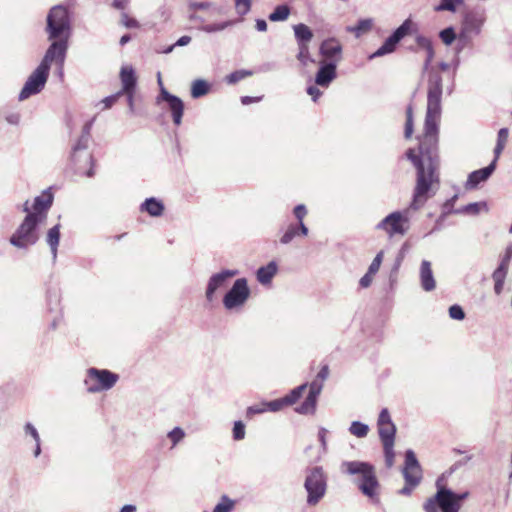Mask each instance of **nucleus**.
I'll return each instance as SVG.
<instances>
[{
    "label": "nucleus",
    "mask_w": 512,
    "mask_h": 512,
    "mask_svg": "<svg viewBox=\"0 0 512 512\" xmlns=\"http://www.w3.org/2000/svg\"><path fill=\"white\" fill-rule=\"evenodd\" d=\"M46 33L48 40H69L71 35V18L67 7L56 5L49 10L46 19Z\"/></svg>",
    "instance_id": "nucleus-4"
},
{
    "label": "nucleus",
    "mask_w": 512,
    "mask_h": 512,
    "mask_svg": "<svg viewBox=\"0 0 512 512\" xmlns=\"http://www.w3.org/2000/svg\"><path fill=\"white\" fill-rule=\"evenodd\" d=\"M120 95H122V92H118V93H116L114 95H111V96H108V97L104 98L101 101V103L104 104V108L103 109H109L110 107H112L116 103V101H117V99H118V97Z\"/></svg>",
    "instance_id": "nucleus-58"
},
{
    "label": "nucleus",
    "mask_w": 512,
    "mask_h": 512,
    "mask_svg": "<svg viewBox=\"0 0 512 512\" xmlns=\"http://www.w3.org/2000/svg\"><path fill=\"white\" fill-rule=\"evenodd\" d=\"M426 59H425V62H424V70H427L431 61L433 60L434 58V49H433V46L427 48L426 50Z\"/></svg>",
    "instance_id": "nucleus-64"
},
{
    "label": "nucleus",
    "mask_w": 512,
    "mask_h": 512,
    "mask_svg": "<svg viewBox=\"0 0 512 512\" xmlns=\"http://www.w3.org/2000/svg\"><path fill=\"white\" fill-rule=\"evenodd\" d=\"M442 77L431 71L427 85V110L424 133L419 142V154L414 149L406 152L407 158L416 168V185L410 205L402 210L389 213L377 225L376 229L385 232L389 238L404 236L410 229V220L414 212L420 210L432 197L439 184L438 124L441 117Z\"/></svg>",
    "instance_id": "nucleus-1"
},
{
    "label": "nucleus",
    "mask_w": 512,
    "mask_h": 512,
    "mask_svg": "<svg viewBox=\"0 0 512 512\" xmlns=\"http://www.w3.org/2000/svg\"><path fill=\"white\" fill-rule=\"evenodd\" d=\"M210 86L203 79H197L193 81L191 86V96L193 98H200L209 92Z\"/></svg>",
    "instance_id": "nucleus-32"
},
{
    "label": "nucleus",
    "mask_w": 512,
    "mask_h": 512,
    "mask_svg": "<svg viewBox=\"0 0 512 512\" xmlns=\"http://www.w3.org/2000/svg\"><path fill=\"white\" fill-rule=\"evenodd\" d=\"M482 210H485V211L488 210L487 204L485 202L470 203V204L464 206L461 210H458L456 212L457 213L463 212V213H467V214L476 215V214L480 213Z\"/></svg>",
    "instance_id": "nucleus-37"
},
{
    "label": "nucleus",
    "mask_w": 512,
    "mask_h": 512,
    "mask_svg": "<svg viewBox=\"0 0 512 512\" xmlns=\"http://www.w3.org/2000/svg\"><path fill=\"white\" fill-rule=\"evenodd\" d=\"M293 31L298 46L310 44L313 32L306 24L299 23L294 25Z\"/></svg>",
    "instance_id": "nucleus-25"
},
{
    "label": "nucleus",
    "mask_w": 512,
    "mask_h": 512,
    "mask_svg": "<svg viewBox=\"0 0 512 512\" xmlns=\"http://www.w3.org/2000/svg\"><path fill=\"white\" fill-rule=\"evenodd\" d=\"M141 211L147 212L152 217H159L164 212V205L163 203L154 198H147L140 207Z\"/></svg>",
    "instance_id": "nucleus-26"
},
{
    "label": "nucleus",
    "mask_w": 512,
    "mask_h": 512,
    "mask_svg": "<svg viewBox=\"0 0 512 512\" xmlns=\"http://www.w3.org/2000/svg\"><path fill=\"white\" fill-rule=\"evenodd\" d=\"M307 94L311 96L314 102L322 95V92L316 86H309L307 88Z\"/></svg>",
    "instance_id": "nucleus-63"
},
{
    "label": "nucleus",
    "mask_w": 512,
    "mask_h": 512,
    "mask_svg": "<svg viewBox=\"0 0 512 512\" xmlns=\"http://www.w3.org/2000/svg\"><path fill=\"white\" fill-rule=\"evenodd\" d=\"M349 432L357 438H364L369 432V427L360 421H353L349 427Z\"/></svg>",
    "instance_id": "nucleus-36"
},
{
    "label": "nucleus",
    "mask_w": 512,
    "mask_h": 512,
    "mask_svg": "<svg viewBox=\"0 0 512 512\" xmlns=\"http://www.w3.org/2000/svg\"><path fill=\"white\" fill-rule=\"evenodd\" d=\"M322 388H323V383L320 382L318 379H315L314 381L311 382V384L309 386L308 394L318 398L319 394L322 391Z\"/></svg>",
    "instance_id": "nucleus-53"
},
{
    "label": "nucleus",
    "mask_w": 512,
    "mask_h": 512,
    "mask_svg": "<svg viewBox=\"0 0 512 512\" xmlns=\"http://www.w3.org/2000/svg\"><path fill=\"white\" fill-rule=\"evenodd\" d=\"M189 19L198 25V29L206 33L221 32L231 26L233 21H224L220 23H209L216 15L222 13V8L210 1H193L188 5Z\"/></svg>",
    "instance_id": "nucleus-3"
},
{
    "label": "nucleus",
    "mask_w": 512,
    "mask_h": 512,
    "mask_svg": "<svg viewBox=\"0 0 512 512\" xmlns=\"http://www.w3.org/2000/svg\"><path fill=\"white\" fill-rule=\"evenodd\" d=\"M413 25L410 18L406 19L369 58L374 59L394 52L397 44L410 33Z\"/></svg>",
    "instance_id": "nucleus-13"
},
{
    "label": "nucleus",
    "mask_w": 512,
    "mask_h": 512,
    "mask_svg": "<svg viewBox=\"0 0 512 512\" xmlns=\"http://www.w3.org/2000/svg\"><path fill=\"white\" fill-rule=\"evenodd\" d=\"M236 12L243 16L251 9V0H234Z\"/></svg>",
    "instance_id": "nucleus-46"
},
{
    "label": "nucleus",
    "mask_w": 512,
    "mask_h": 512,
    "mask_svg": "<svg viewBox=\"0 0 512 512\" xmlns=\"http://www.w3.org/2000/svg\"><path fill=\"white\" fill-rule=\"evenodd\" d=\"M393 423L388 409L383 408L378 417V425Z\"/></svg>",
    "instance_id": "nucleus-57"
},
{
    "label": "nucleus",
    "mask_w": 512,
    "mask_h": 512,
    "mask_svg": "<svg viewBox=\"0 0 512 512\" xmlns=\"http://www.w3.org/2000/svg\"><path fill=\"white\" fill-rule=\"evenodd\" d=\"M317 398L311 395H307L305 401L298 407L295 408V411L299 414H313L316 409Z\"/></svg>",
    "instance_id": "nucleus-33"
},
{
    "label": "nucleus",
    "mask_w": 512,
    "mask_h": 512,
    "mask_svg": "<svg viewBox=\"0 0 512 512\" xmlns=\"http://www.w3.org/2000/svg\"><path fill=\"white\" fill-rule=\"evenodd\" d=\"M294 216L299 221V223L303 222V219L307 215V209L304 204H299L295 206L293 210Z\"/></svg>",
    "instance_id": "nucleus-54"
},
{
    "label": "nucleus",
    "mask_w": 512,
    "mask_h": 512,
    "mask_svg": "<svg viewBox=\"0 0 512 512\" xmlns=\"http://www.w3.org/2000/svg\"><path fill=\"white\" fill-rule=\"evenodd\" d=\"M267 411L265 402H262L260 404H256L253 406H249L246 410V416L248 418H251L255 414H261Z\"/></svg>",
    "instance_id": "nucleus-50"
},
{
    "label": "nucleus",
    "mask_w": 512,
    "mask_h": 512,
    "mask_svg": "<svg viewBox=\"0 0 512 512\" xmlns=\"http://www.w3.org/2000/svg\"><path fill=\"white\" fill-rule=\"evenodd\" d=\"M508 269L509 268L505 267L504 265L499 264L492 273V279L494 281V292L496 295H500L503 291Z\"/></svg>",
    "instance_id": "nucleus-28"
},
{
    "label": "nucleus",
    "mask_w": 512,
    "mask_h": 512,
    "mask_svg": "<svg viewBox=\"0 0 512 512\" xmlns=\"http://www.w3.org/2000/svg\"><path fill=\"white\" fill-rule=\"evenodd\" d=\"M307 384H302L296 388H294L288 395L284 397L285 402L288 405L294 404L303 394L306 389Z\"/></svg>",
    "instance_id": "nucleus-38"
},
{
    "label": "nucleus",
    "mask_w": 512,
    "mask_h": 512,
    "mask_svg": "<svg viewBox=\"0 0 512 512\" xmlns=\"http://www.w3.org/2000/svg\"><path fill=\"white\" fill-rule=\"evenodd\" d=\"M405 482L412 487H416L422 479L421 466L412 450L405 452V465L403 468Z\"/></svg>",
    "instance_id": "nucleus-15"
},
{
    "label": "nucleus",
    "mask_w": 512,
    "mask_h": 512,
    "mask_svg": "<svg viewBox=\"0 0 512 512\" xmlns=\"http://www.w3.org/2000/svg\"><path fill=\"white\" fill-rule=\"evenodd\" d=\"M486 22V14L484 10L475 9L468 11L462 20L461 29L458 38L463 43L471 41L474 36L481 33L482 27Z\"/></svg>",
    "instance_id": "nucleus-11"
},
{
    "label": "nucleus",
    "mask_w": 512,
    "mask_h": 512,
    "mask_svg": "<svg viewBox=\"0 0 512 512\" xmlns=\"http://www.w3.org/2000/svg\"><path fill=\"white\" fill-rule=\"evenodd\" d=\"M121 24L126 27V28H138L140 25H139V22L134 19V18H131L127 13L123 12L121 14Z\"/></svg>",
    "instance_id": "nucleus-51"
},
{
    "label": "nucleus",
    "mask_w": 512,
    "mask_h": 512,
    "mask_svg": "<svg viewBox=\"0 0 512 512\" xmlns=\"http://www.w3.org/2000/svg\"><path fill=\"white\" fill-rule=\"evenodd\" d=\"M464 4V0H440L439 4L434 7L436 12L449 11L455 13L458 7Z\"/></svg>",
    "instance_id": "nucleus-31"
},
{
    "label": "nucleus",
    "mask_w": 512,
    "mask_h": 512,
    "mask_svg": "<svg viewBox=\"0 0 512 512\" xmlns=\"http://www.w3.org/2000/svg\"><path fill=\"white\" fill-rule=\"evenodd\" d=\"M321 56L329 61H336V64L341 60L342 46L335 38L324 40L319 48Z\"/></svg>",
    "instance_id": "nucleus-20"
},
{
    "label": "nucleus",
    "mask_w": 512,
    "mask_h": 512,
    "mask_svg": "<svg viewBox=\"0 0 512 512\" xmlns=\"http://www.w3.org/2000/svg\"><path fill=\"white\" fill-rule=\"evenodd\" d=\"M413 107L409 105L406 109L405 138H410L413 134Z\"/></svg>",
    "instance_id": "nucleus-40"
},
{
    "label": "nucleus",
    "mask_w": 512,
    "mask_h": 512,
    "mask_svg": "<svg viewBox=\"0 0 512 512\" xmlns=\"http://www.w3.org/2000/svg\"><path fill=\"white\" fill-rule=\"evenodd\" d=\"M336 69V61H321L315 76L316 85L327 88L337 76Z\"/></svg>",
    "instance_id": "nucleus-18"
},
{
    "label": "nucleus",
    "mask_w": 512,
    "mask_h": 512,
    "mask_svg": "<svg viewBox=\"0 0 512 512\" xmlns=\"http://www.w3.org/2000/svg\"><path fill=\"white\" fill-rule=\"evenodd\" d=\"M423 510L424 512H440L441 509L437 507L434 502L429 500L428 498L423 503Z\"/></svg>",
    "instance_id": "nucleus-61"
},
{
    "label": "nucleus",
    "mask_w": 512,
    "mask_h": 512,
    "mask_svg": "<svg viewBox=\"0 0 512 512\" xmlns=\"http://www.w3.org/2000/svg\"><path fill=\"white\" fill-rule=\"evenodd\" d=\"M51 41L52 43L46 50L40 64L50 70L51 64L55 63L59 66L60 71H62L68 49V40L52 39Z\"/></svg>",
    "instance_id": "nucleus-14"
},
{
    "label": "nucleus",
    "mask_w": 512,
    "mask_h": 512,
    "mask_svg": "<svg viewBox=\"0 0 512 512\" xmlns=\"http://www.w3.org/2000/svg\"><path fill=\"white\" fill-rule=\"evenodd\" d=\"M383 255H384L383 251H380L375 256V258L371 262L367 272H369L370 274H376L378 272L381 262H382V259H383Z\"/></svg>",
    "instance_id": "nucleus-52"
},
{
    "label": "nucleus",
    "mask_w": 512,
    "mask_h": 512,
    "mask_svg": "<svg viewBox=\"0 0 512 512\" xmlns=\"http://www.w3.org/2000/svg\"><path fill=\"white\" fill-rule=\"evenodd\" d=\"M238 274L237 270H222L219 273L213 274L207 283L205 297L207 301L214 300L215 293L218 289L224 287L227 281Z\"/></svg>",
    "instance_id": "nucleus-17"
},
{
    "label": "nucleus",
    "mask_w": 512,
    "mask_h": 512,
    "mask_svg": "<svg viewBox=\"0 0 512 512\" xmlns=\"http://www.w3.org/2000/svg\"><path fill=\"white\" fill-rule=\"evenodd\" d=\"M252 75L251 71L248 70H237L229 75L226 76V82L228 84H235L244 78Z\"/></svg>",
    "instance_id": "nucleus-42"
},
{
    "label": "nucleus",
    "mask_w": 512,
    "mask_h": 512,
    "mask_svg": "<svg viewBox=\"0 0 512 512\" xmlns=\"http://www.w3.org/2000/svg\"><path fill=\"white\" fill-rule=\"evenodd\" d=\"M437 491L428 499L441 509V512H459L461 509V502L469 496V492L456 493L453 490L445 487L441 480L436 481Z\"/></svg>",
    "instance_id": "nucleus-7"
},
{
    "label": "nucleus",
    "mask_w": 512,
    "mask_h": 512,
    "mask_svg": "<svg viewBox=\"0 0 512 512\" xmlns=\"http://www.w3.org/2000/svg\"><path fill=\"white\" fill-rule=\"evenodd\" d=\"M378 433L382 444L394 443L396 427L394 423L378 425Z\"/></svg>",
    "instance_id": "nucleus-29"
},
{
    "label": "nucleus",
    "mask_w": 512,
    "mask_h": 512,
    "mask_svg": "<svg viewBox=\"0 0 512 512\" xmlns=\"http://www.w3.org/2000/svg\"><path fill=\"white\" fill-rule=\"evenodd\" d=\"M420 281L421 287L429 292L435 289L436 282L431 269V263L428 260H423L420 266Z\"/></svg>",
    "instance_id": "nucleus-22"
},
{
    "label": "nucleus",
    "mask_w": 512,
    "mask_h": 512,
    "mask_svg": "<svg viewBox=\"0 0 512 512\" xmlns=\"http://www.w3.org/2000/svg\"><path fill=\"white\" fill-rule=\"evenodd\" d=\"M267 411L278 412L287 406L284 397L270 402H265Z\"/></svg>",
    "instance_id": "nucleus-47"
},
{
    "label": "nucleus",
    "mask_w": 512,
    "mask_h": 512,
    "mask_svg": "<svg viewBox=\"0 0 512 512\" xmlns=\"http://www.w3.org/2000/svg\"><path fill=\"white\" fill-rule=\"evenodd\" d=\"M165 101L167 103L168 109L171 112L173 123L176 126H179L182 123V116L184 111V103L183 101L169 93L165 88H162L159 96L157 97V102Z\"/></svg>",
    "instance_id": "nucleus-16"
},
{
    "label": "nucleus",
    "mask_w": 512,
    "mask_h": 512,
    "mask_svg": "<svg viewBox=\"0 0 512 512\" xmlns=\"http://www.w3.org/2000/svg\"><path fill=\"white\" fill-rule=\"evenodd\" d=\"M120 80L122 84V89L120 92L135 91L137 78L135 75V70L133 69L132 66H122L120 70Z\"/></svg>",
    "instance_id": "nucleus-23"
},
{
    "label": "nucleus",
    "mask_w": 512,
    "mask_h": 512,
    "mask_svg": "<svg viewBox=\"0 0 512 512\" xmlns=\"http://www.w3.org/2000/svg\"><path fill=\"white\" fill-rule=\"evenodd\" d=\"M236 501L227 495H222L220 501L215 505L213 512H232L235 508Z\"/></svg>",
    "instance_id": "nucleus-35"
},
{
    "label": "nucleus",
    "mask_w": 512,
    "mask_h": 512,
    "mask_svg": "<svg viewBox=\"0 0 512 512\" xmlns=\"http://www.w3.org/2000/svg\"><path fill=\"white\" fill-rule=\"evenodd\" d=\"M24 430H25V433L29 434L34 439L35 442H40L39 433H38L37 429L31 423H26Z\"/></svg>",
    "instance_id": "nucleus-56"
},
{
    "label": "nucleus",
    "mask_w": 512,
    "mask_h": 512,
    "mask_svg": "<svg viewBox=\"0 0 512 512\" xmlns=\"http://www.w3.org/2000/svg\"><path fill=\"white\" fill-rule=\"evenodd\" d=\"M512 259V244L508 245L505 249V253L501 257L500 265H504L505 267L509 268V263Z\"/></svg>",
    "instance_id": "nucleus-55"
},
{
    "label": "nucleus",
    "mask_w": 512,
    "mask_h": 512,
    "mask_svg": "<svg viewBox=\"0 0 512 512\" xmlns=\"http://www.w3.org/2000/svg\"><path fill=\"white\" fill-rule=\"evenodd\" d=\"M234 440H242L245 438V425L242 421H235L233 426Z\"/></svg>",
    "instance_id": "nucleus-48"
},
{
    "label": "nucleus",
    "mask_w": 512,
    "mask_h": 512,
    "mask_svg": "<svg viewBox=\"0 0 512 512\" xmlns=\"http://www.w3.org/2000/svg\"><path fill=\"white\" fill-rule=\"evenodd\" d=\"M327 433H328V431L325 428H321L318 433L319 441L321 443V447L324 452L327 451V440H326Z\"/></svg>",
    "instance_id": "nucleus-62"
},
{
    "label": "nucleus",
    "mask_w": 512,
    "mask_h": 512,
    "mask_svg": "<svg viewBox=\"0 0 512 512\" xmlns=\"http://www.w3.org/2000/svg\"><path fill=\"white\" fill-rule=\"evenodd\" d=\"M278 271V266L275 261L269 262L266 266L258 268L256 272L257 281L262 285L271 283L273 277Z\"/></svg>",
    "instance_id": "nucleus-24"
},
{
    "label": "nucleus",
    "mask_w": 512,
    "mask_h": 512,
    "mask_svg": "<svg viewBox=\"0 0 512 512\" xmlns=\"http://www.w3.org/2000/svg\"><path fill=\"white\" fill-rule=\"evenodd\" d=\"M118 374L107 369L89 368L84 381L89 393H98L110 390L117 383Z\"/></svg>",
    "instance_id": "nucleus-10"
},
{
    "label": "nucleus",
    "mask_w": 512,
    "mask_h": 512,
    "mask_svg": "<svg viewBox=\"0 0 512 512\" xmlns=\"http://www.w3.org/2000/svg\"><path fill=\"white\" fill-rule=\"evenodd\" d=\"M90 139L86 136H80L72 148L71 161L75 166V172L87 177L94 176V160L92 155L87 152Z\"/></svg>",
    "instance_id": "nucleus-8"
},
{
    "label": "nucleus",
    "mask_w": 512,
    "mask_h": 512,
    "mask_svg": "<svg viewBox=\"0 0 512 512\" xmlns=\"http://www.w3.org/2000/svg\"><path fill=\"white\" fill-rule=\"evenodd\" d=\"M250 297V289L246 278H238L223 297V307L230 312L240 311Z\"/></svg>",
    "instance_id": "nucleus-9"
},
{
    "label": "nucleus",
    "mask_w": 512,
    "mask_h": 512,
    "mask_svg": "<svg viewBox=\"0 0 512 512\" xmlns=\"http://www.w3.org/2000/svg\"><path fill=\"white\" fill-rule=\"evenodd\" d=\"M297 59L304 67H306L309 62H313L310 57L309 45L298 46Z\"/></svg>",
    "instance_id": "nucleus-41"
},
{
    "label": "nucleus",
    "mask_w": 512,
    "mask_h": 512,
    "mask_svg": "<svg viewBox=\"0 0 512 512\" xmlns=\"http://www.w3.org/2000/svg\"><path fill=\"white\" fill-rule=\"evenodd\" d=\"M53 202V195L49 191H44L41 195L34 198L32 209L33 212L29 215H36L37 219L45 221L47 218V211Z\"/></svg>",
    "instance_id": "nucleus-19"
},
{
    "label": "nucleus",
    "mask_w": 512,
    "mask_h": 512,
    "mask_svg": "<svg viewBox=\"0 0 512 512\" xmlns=\"http://www.w3.org/2000/svg\"><path fill=\"white\" fill-rule=\"evenodd\" d=\"M340 471L356 476L355 482L359 490L373 502H378L379 482L373 465L362 461H344L340 465Z\"/></svg>",
    "instance_id": "nucleus-2"
},
{
    "label": "nucleus",
    "mask_w": 512,
    "mask_h": 512,
    "mask_svg": "<svg viewBox=\"0 0 512 512\" xmlns=\"http://www.w3.org/2000/svg\"><path fill=\"white\" fill-rule=\"evenodd\" d=\"M509 131L507 128H501L497 135V144L506 146L508 140Z\"/></svg>",
    "instance_id": "nucleus-60"
},
{
    "label": "nucleus",
    "mask_w": 512,
    "mask_h": 512,
    "mask_svg": "<svg viewBox=\"0 0 512 512\" xmlns=\"http://www.w3.org/2000/svg\"><path fill=\"white\" fill-rule=\"evenodd\" d=\"M439 37L445 45H451L456 39V33L453 27H447L440 31Z\"/></svg>",
    "instance_id": "nucleus-44"
},
{
    "label": "nucleus",
    "mask_w": 512,
    "mask_h": 512,
    "mask_svg": "<svg viewBox=\"0 0 512 512\" xmlns=\"http://www.w3.org/2000/svg\"><path fill=\"white\" fill-rule=\"evenodd\" d=\"M385 462L387 467H392L394 464L395 452L394 443L383 444Z\"/></svg>",
    "instance_id": "nucleus-45"
},
{
    "label": "nucleus",
    "mask_w": 512,
    "mask_h": 512,
    "mask_svg": "<svg viewBox=\"0 0 512 512\" xmlns=\"http://www.w3.org/2000/svg\"><path fill=\"white\" fill-rule=\"evenodd\" d=\"M185 436V431L181 427H175L167 434V437L172 443V447H175L177 444H179L185 438Z\"/></svg>",
    "instance_id": "nucleus-39"
},
{
    "label": "nucleus",
    "mask_w": 512,
    "mask_h": 512,
    "mask_svg": "<svg viewBox=\"0 0 512 512\" xmlns=\"http://www.w3.org/2000/svg\"><path fill=\"white\" fill-rule=\"evenodd\" d=\"M304 488L307 492V504L316 506L327 491V476L321 466H315L306 470Z\"/></svg>",
    "instance_id": "nucleus-6"
},
{
    "label": "nucleus",
    "mask_w": 512,
    "mask_h": 512,
    "mask_svg": "<svg viewBox=\"0 0 512 512\" xmlns=\"http://www.w3.org/2000/svg\"><path fill=\"white\" fill-rule=\"evenodd\" d=\"M60 241V225L51 227L46 235V243L50 247L53 260L57 258V250Z\"/></svg>",
    "instance_id": "nucleus-27"
},
{
    "label": "nucleus",
    "mask_w": 512,
    "mask_h": 512,
    "mask_svg": "<svg viewBox=\"0 0 512 512\" xmlns=\"http://www.w3.org/2000/svg\"><path fill=\"white\" fill-rule=\"evenodd\" d=\"M495 170V164L490 163L488 166L473 171L469 174L468 179L466 181L465 187L466 189H474L480 184L481 182L486 181L494 172Z\"/></svg>",
    "instance_id": "nucleus-21"
},
{
    "label": "nucleus",
    "mask_w": 512,
    "mask_h": 512,
    "mask_svg": "<svg viewBox=\"0 0 512 512\" xmlns=\"http://www.w3.org/2000/svg\"><path fill=\"white\" fill-rule=\"evenodd\" d=\"M373 27V19L366 18L358 21L356 26H348L346 30L355 35V37L359 38L363 34L369 32Z\"/></svg>",
    "instance_id": "nucleus-30"
},
{
    "label": "nucleus",
    "mask_w": 512,
    "mask_h": 512,
    "mask_svg": "<svg viewBox=\"0 0 512 512\" xmlns=\"http://www.w3.org/2000/svg\"><path fill=\"white\" fill-rule=\"evenodd\" d=\"M44 221L37 219L36 215H26L14 233L10 236L9 242L18 249H27L37 243L39 239L38 226Z\"/></svg>",
    "instance_id": "nucleus-5"
},
{
    "label": "nucleus",
    "mask_w": 512,
    "mask_h": 512,
    "mask_svg": "<svg viewBox=\"0 0 512 512\" xmlns=\"http://www.w3.org/2000/svg\"><path fill=\"white\" fill-rule=\"evenodd\" d=\"M449 316L454 320L461 321L465 318V312L460 305L454 304L449 308Z\"/></svg>",
    "instance_id": "nucleus-49"
},
{
    "label": "nucleus",
    "mask_w": 512,
    "mask_h": 512,
    "mask_svg": "<svg viewBox=\"0 0 512 512\" xmlns=\"http://www.w3.org/2000/svg\"><path fill=\"white\" fill-rule=\"evenodd\" d=\"M49 71L50 70L39 64L26 80L22 90L19 93V100L24 101L30 96L41 92L47 82Z\"/></svg>",
    "instance_id": "nucleus-12"
},
{
    "label": "nucleus",
    "mask_w": 512,
    "mask_h": 512,
    "mask_svg": "<svg viewBox=\"0 0 512 512\" xmlns=\"http://www.w3.org/2000/svg\"><path fill=\"white\" fill-rule=\"evenodd\" d=\"M290 15V8L286 4L278 5L274 11L269 15V20L272 22L285 21Z\"/></svg>",
    "instance_id": "nucleus-34"
},
{
    "label": "nucleus",
    "mask_w": 512,
    "mask_h": 512,
    "mask_svg": "<svg viewBox=\"0 0 512 512\" xmlns=\"http://www.w3.org/2000/svg\"><path fill=\"white\" fill-rule=\"evenodd\" d=\"M416 43L417 45L426 50L427 48L431 47L432 46V42L429 38L425 37V36H422V35H418L416 37Z\"/></svg>",
    "instance_id": "nucleus-59"
},
{
    "label": "nucleus",
    "mask_w": 512,
    "mask_h": 512,
    "mask_svg": "<svg viewBox=\"0 0 512 512\" xmlns=\"http://www.w3.org/2000/svg\"><path fill=\"white\" fill-rule=\"evenodd\" d=\"M299 235L298 226L294 224H290L282 237L280 238V242L282 244L290 243L294 237Z\"/></svg>",
    "instance_id": "nucleus-43"
}]
</instances>
